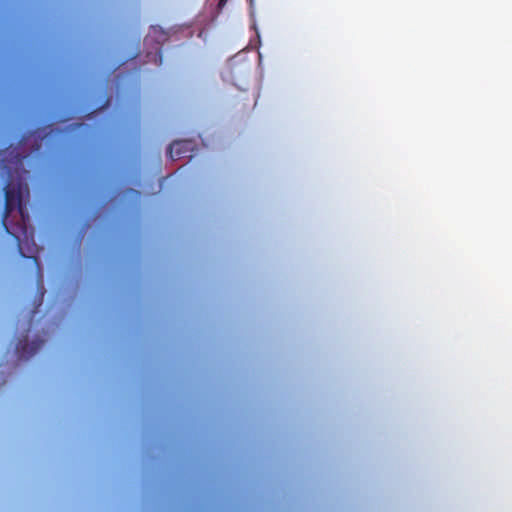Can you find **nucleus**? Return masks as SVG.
I'll return each instance as SVG.
<instances>
[{
	"label": "nucleus",
	"instance_id": "6",
	"mask_svg": "<svg viewBox=\"0 0 512 512\" xmlns=\"http://www.w3.org/2000/svg\"><path fill=\"white\" fill-rule=\"evenodd\" d=\"M152 31L154 33H160L162 36H164V33H163V31L160 28L152 27Z\"/></svg>",
	"mask_w": 512,
	"mask_h": 512
},
{
	"label": "nucleus",
	"instance_id": "2",
	"mask_svg": "<svg viewBox=\"0 0 512 512\" xmlns=\"http://www.w3.org/2000/svg\"><path fill=\"white\" fill-rule=\"evenodd\" d=\"M44 341L42 339H36L29 343L26 339L19 340L16 344V353L20 358H29L33 356L43 345Z\"/></svg>",
	"mask_w": 512,
	"mask_h": 512
},
{
	"label": "nucleus",
	"instance_id": "4",
	"mask_svg": "<svg viewBox=\"0 0 512 512\" xmlns=\"http://www.w3.org/2000/svg\"><path fill=\"white\" fill-rule=\"evenodd\" d=\"M16 151V148H13L12 151H9V149H5V150H1L0 151V169L2 170V167H3V160L6 161V163H10V161H13L15 160V157L16 156H20V157H23L22 161L26 158V155H21L19 153H16L15 155H13L11 158H7L6 155L9 154V155H12L13 152Z\"/></svg>",
	"mask_w": 512,
	"mask_h": 512
},
{
	"label": "nucleus",
	"instance_id": "3",
	"mask_svg": "<svg viewBox=\"0 0 512 512\" xmlns=\"http://www.w3.org/2000/svg\"><path fill=\"white\" fill-rule=\"evenodd\" d=\"M192 148L193 144L191 141L176 140L169 145L167 153L172 160H177L184 157Z\"/></svg>",
	"mask_w": 512,
	"mask_h": 512
},
{
	"label": "nucleus",
	"instance_id": "7",
	"mask_svg": "<svg viewBox=\"0 0 512 512\" xmlns=\"http://www.w3.org/2000/svg\"><path fill=\"white\" fill-rule=\"evenodd\" d=\"M157 50H158V51H157V54H158L159 58L161 59V58H162V55H161V53H160V49L158 48Z\"/></svg>",
	"mask_w": 512,
	"mask_h": 512
},
{
	"label": "nucleus",
	"instance_id": "5",
	"mask_svg": "<svg viewBox=\"0 0 512 512\" xmlns=\"http://www.w3.org/2000/svg\"><path fill=\"white\" fill-rule=\"evenodd\" d=\"M227 1H228V0H219V2H218V6H217V7H218V9H219V10H222V9H223V7L226 5Z\"/></svg>",
	"mask_w": 512,
	"mask_h": 512
},
{
	"label": "nucleus",
	"instance_id": "1",
	"mask_svg": "<svg viewBox=\"0 0 512 512\" xmlns=\"http://www.w3.org/2000/svg\"><path fill=\"white\" fill-rule=\"evenodd\" d=\"M23 157L16 156L15 160L6 163L3 160L2 174L6 175L7 181L4 191V211L2 225L7 234L11 235L17 242L19 254L24 258H32L38 270V282H42V273L37 256H27L21 247V236L33 240V231L28 230L29 213L24 198L29 197V188L25 175L28 173L22 168Z\"/></svg>",
	"mask_w": 512,
	"mask_h": 512
}]
</instances>
